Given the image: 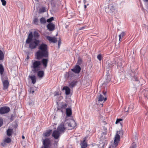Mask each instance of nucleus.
Wrapping results in <instances>:
<instances>
[{
    "mask_svg": "<svg viewBox=\"0 0 148 148\" xmlns=\"http://www.w3.org/2000/svg\"><path fill=\"white\" fill-rule=\"evenodd\" d=\"M38 51L35 53V58L40 60L43 58H47L49 56V52L47 45L45 43H42L38 47Z\"/></svg>",
    "mask_w": 148,
    "mask_h": 148,
    "instance_id": "obj_1",
    "label": "nucleus"
},
{
    "mask_svg": "<svg viewBox=\"0 0 148 148\" xmlns=\"http://www.w3.org/2000/svg\"><path fill=\"white\" fill-rule=\"evenodd\" d=\"M128 75L132 77L131 81L133 83L135 84V86H137L136 84H138L139 82L138 77H137V75L138 73L137 71H135L134 69L131 70L129 71L128 73Z\"/></svg>",
    "mask_w": 148,
    "mask_h": 148,
    "instance_id": "obj_2",
    "label": "nucleus"
},
{
    "mask_svg": "<svg viewBox=\"0 0 148 148\" xmlns=\"http://www.w3.org/2000/svg\"><path fill=\"white\" fill-rule=\"evenodd\" d=\"M31 67L34 73L37 72L40 69L41 65V61L39 60H32V61Z\"/></svg>",
    "mask_w": 148,
    "mask_h": 148,
    "instance_id": "obj_3",
    "label": "nucleus"
},
{
    "mask_svg": "<svg viewBox=\"0 0 148 148\" xmlns=\"http://www.w3.org/2000/svg\"><path fill=\"white\" fill-rule=\"evenodd\" d=\"M105 11L112 16H114L116 12L115 7L112 4L109 5L108 8H105Z\"/></svg>",
    "mask_w": 148,
    "mask_h": 148,
    "instance_id": "obj_4",
    "label": "nucleus"
},
{
    "mask_svg": "<svg viewBox=\"0 0 148 148\" xmlns=\"http://www.w3.org/2000/svg\"><path fill=\"white\" fill-rule=\"evenodd\" d=\"M40 42V41L39 39L33 38V40L29 43V47L32 49H35L38 45Z\"/></svg>",
    "mask_w": 148,
    "mask_h": 148,
    "instance_id": "obj_5",
    "label": "nucleus"
},
{
    "mask_svg": "<svg viewBox=\"0 0 148 148\" xmlns=\"http://www.w3.org/2000/svg\"><path fill=\"white\" fill-rule=\"evenodd\" d=\"M1 79L3 85V90L7 89L9 86V82L8 77L7 76H2Z\"/></svg>",
    "mask_w": 148,
    "mask_h": 148,
    "instance_id": "obj_6",
    "label": "nucleus"
},
{
    "mask_svg": "<svg viewBox=\"0 0 148 148\" xmlns=\"http://www.w3.org/2000/svg\"><path fill=\"white\" fill-rule=\"evenodd\" d=\"M121 132L120 131L117 132L114 137V142L111 145V146L113 147H115L118 145V143L120 140V136L119 134Z\"/></svg>",
    "mask_w": 148,
    "mask_h": 148,
    "instance_id": "obj_7",
    "label": "nucleus"
},
{
    "mask_svg": "<svg viewBox=\"0 0 148 148\" xmlns=\"http://www.w3.org/2000/svg\"><path fill=\"white\" fill-rule=\"evenodd\" d=\"M9 107L8 106H3L0 108V114H3L8 113L10 111Z\"/></svg>",
    "mask_w": 148,
    "mask_h": 148,
    "instance_id": "obj_8",
    "label": "nucleus"
},
{
    "mask_svg": "<svg viewBox=\"0 0 148 148\" xmlns=\"http://www.w3.org/2000/svg\"><path fill=\"white\" fill-rule=\"evenodd\" d=\"M65 130V128L64 127V124L62 122L58 126L57 130L61 134H62L64 133Z\"/></svg>",
    "mask_w": 148,
    "mask_h": 148,
    "instance_id": "obj_9",
    "label": "nucleus"
},
{
    "mask_svg": "<svg viewBox=\"0 0 148 148\" xmlns=\"http://www.w3.org/2000/svg\"><path fill=\"white\" fill-rule=\"evenodd\" d=\"M103 95L105 96H103L102 95L100 94L98 97V101H101L103 100L104 101H106L107 100V98L106 97V92H103Z\"/></svg>",
    "mask_w": 148,
    "mask_h": 148,
    "instance_id": "obj_10",
    "label": "nucleus"
},
{
    "mask_svg": "<svg viewBox=\"0 0 148 148\" xmlns=\"http://www.w3.org/2000/svg\"><path fill=\"white\" fill-rule=\"evenodd\" d=\"M41 61V64H42L45 68H46L47 66V64L49 62L48 57L47 58H42Z\"/></svg>",
    "mask_w": 148,
    "mask_h": 148,
    "instance_id": "obj_11",
    "label": "nucleus"
},
{
    "mask_svg": "<svg viewBox=\"0 0 148 148\" xmlns=\"http://www.w3.org/2000/svg\"><path fill=\"white\" fill-rule=\"evenodd\" d=\"M44 147L49 148L51 145V142L50 139L47 138L44 140L43 141Z\"/></svg>",
    "mask_w": 148,
    "mask_h": 148,
    "instance_id": "obj_12",
    "label": "nucleus"
},
{
    "mask_svg": "<svg viewBox=\"0 0 148 148\" xmlns=\"http://www.w3.org/2000/svg\"><path fill=\"white\" fill-rule=\"evenodd\" d=\"M61 134L58 130H56L53 131L52 136L55 139H57L60 137Z\"/></svg>",
    "mask_w": 148,
    "mask_h": 148,
    "instance_id": "obj_13",
    "label": "nucleus"
},
{
    "mask_svg": "<svg viewBox=\"0 0 148 148\" xmlns=\"http://www.w3.org/2000/svg\"><path fill=\"white\" fill-rule=\"evenodd\" d=\"M87 138V137H85L83 139V141L80 143V145L81 146V148H86L87 147V144L86 141Z\"/></svg>",
    "mask_w": 148,
    "mask_h": 148,
    "instance_id": "obj_14",
    "label": "nucleus"
},
{
    "mask_svg": "<svg viewBox=\"0 0 148 148\" xmlns=\"http://www.w3.org/2000/svg\"><path fill=\"white\" fill-rule=\"evenodd\" d=\"M33 34L32 32H30L29 34L28 37L27 38L26 41V43L27 44H29L33 40Z\"/></svg>",
    "mask_w": 148,
    "mask_h": 148,
    "instance_id": "obj_15",
    "label": "nucleus"
},
{
    "mask_svg": "<svg viewBox=\"0 0 148 148\" xmlns=\"http://www.w3.org/2000/svg\"><path fill=\"white\" fill-rule=\"evenodd\" d=\"M81 70V68L79 65H76L75 67L71 69V71L76 73H79Z\"/></svg>",
    "mask_w": 148,
    "mask_h": 148,
    "instance_id": "obj_16",
    "label": "nucleus"
},
{
    "mask_svg": "<svg viewBox=\"0 0 148 148\" xmlns=\"http://www.w3.org/2000/svg\"><path fill=\"white\" fill-rule=\"evenodd\" d=\"M47 27L49 31H52L55 29V25L52 23H50L47 25Z\"/></svg>",
    "mask_w": 148,
    "mask_h": 148,
    "instance_id": "obj_17",
    "label": "nucleus"
},
{
    "mask_svg": "<svg viewBox=\"0 0 148 148\" xmlns=\"http://www.w3.org/2000/svg\"><path fill=\"white\" fill-rule=\"evenodd\" d=\"M69 127H70V129H72L76 126L75 122L74 120H72L70 123H68Z\"/></svg>",
    "mask_w": 148,
    "mask_h": 148,
    "instance_id": "obj_18",
    "label": "nucleus"
},
{
    "mask_svg": "<svg viewBox=\"0 0 148 148\" xmlns=\"http://www.w3.org/2000/svg\"><path fill=\"white\" fill-rule=\"evenodd\" d=\"M46 38L51 42L55 43L57 41V38L54 37L47 36Z\"/></svg>",
    "mask_w": 148,
    "mask_h": 148,
    "instance_id": "obj_19",
    "label": "nucleus"
},
{
    "mask_svg": "<svg viewBox=\"0 0 148 148\" xmlns=\"http://www.w3.org/2000/svg\"><path fill=\"white\" fill-rule=\"evenodd\" d=\"M63 90H65V94L66 95H68L70 94L71 90L70 88L68 87L67 86H64L63 87Z\"/></svg>",
    "mask_w": 148,
    "mask_h": 148,
    "instance_id": "obj_20",
    "label": "nucleus"
},
{
    "mask_svg": "<svg viewBox=\"0 0 148 148\" xmlns=\"http://www.w3.org/2000/svg\"><path fill=\"white\" fill-rule=\"evenodd\" d=\"M44 75V72L43 71H40L37 72V75L40 78H42Z\"/></svg>",
    "mask_w": 148,
    "mask_h": 148,
    "instance_id": "obj_21",
    "label": "nucleus"
},
{
    "mask_svg": "<svg viewBox=\"0 0 148 148\" xmlns=\"http://www.w3.org/2000/svg\"><path fill=\"white\" fill-rule=\"evenodd\" d=\"M29 76L31 79L32 83L34 84H35L36 82V76L34 75H29Z\"/></svg>",
    "mask_w": 148,
    "mask_h": 148,
    "instance_id": "obj_22",
    "label": "nucleus"
},
{
    "mask_svg": "<svg viewBox=\"0 0 148 148\" xmlns=\"http://www.w3.org/2000/svg\"><path fill=\"white\" fill-rule=\"evenodd\" d=\"M66 113L67 116H70L72 114V110L71 108H67L66 109Z\"/></svg>",
    "mask_w": 148,
    "mask_h": 148,
    "instance_id": "obj_23",
    "label": "nucleus"
},
{
    "mask_svg": "<svg viewBox=\"0 0 148 148\" xmlns=\"http://www.w3.org/2000/svg\"><path fill=\"white\" fill-rule=\"evenodd\" d=\"M125 33L124 32H122L119 35V42H121L122 41L125 35Z\"/></svg>",
    "mask_w": 148,
    "mask_h": 148,
    "instance_id": "obj_24",
    "label": "nucleus"
},
{
    "mask_svg": "<svg viewBox=\"0 0 148 148\" xmlns=\"http://www.w3.org/2000/svg\"><path fill=\"white\" fill-rule=\"evenodd\" d=\"M4 71V69L3 65L0 64V74L1 77H2V76H6V75H3Z\"/></svg>",
    "mask_w": 148,
    "mask_h": 148,
    "instance_id": "obj_25",
    "label": "nucleus"
},
{
    "mask_svg": "<svg viewBox=\"0 0 148 148\" xmlns=\"http://www.w3.org/2000/svg\"><path fill=\"white\" fill-rule=\"evenodd\" d=\"M52 132L51 130H49L43 133L44 136L45 137L49 136Z\"/></svg>",
    "mask_w": 148,
    "mask_h": 148,
    "instance_id": "obj_26",
    "label": "nucleus"
},
{
    "mask_svg": "<svg viewBox=\"0 0 148 148\" xmlns=\"http://www.w3.org/2000/svg\"><path fill=\"white\" fill-rule=\"evenodd\" d=\"M77 82L76 81H73L69 83V86L71 88H73L76 84Z\"/></svg>",
    "mask_w": 148,
    "mask_h": 148,
    "instance_id": "obj_27",
    "label": "nucleus"
},
{
    "mask_svg": "<svg viewBox=\"0 0 148 148\" xmlns=\"http://www.w3.org/2000/svg\"><path fill=\"white\" fill-rule=\"evenodd\" d=\"M13 132V130L12 129H8L7 130V135L9 136H10Z\"/></svg>",
    "mask_w": 148,
    "mask_h": 148,
    "instance_id": "obj_28",
    "label": "nucleus"
},
{
    "mask_svg": "<svg viewBox=\"0 0 148 148\" xmlns=\"http://www.w3.org/2000/svg\"><path fill=\"white\" fill-rule=\"evenodd\" d=\"M134 108V104L133 103H131L129 107L128 108V110L126 112H128L129 111H132V110Z\"/></svg>",
    "mask_w": 148,
    "mask_h": 148,
    "instance_id": "obj_29",
    "label": "nucleus"
},
{
    "mask_svg": "<svg viewBox=\"0 0 148 148\" xmlns=\"http://www.w3.org/2000/svg\"><path fill=\"white\" fill-rule=\"evenodd\" d=\"M40 22L41 24H44L46 23V21L45 18L42 17L40 19Z\"/></svg>",
    "mask_w": 148,
    "mask_h": 148,
    "instance_id": "obj_30",
    "label": "nucleus"
},
{
    "mask_svg": "<svg viewBox=\"0 0 148 148\" xmlns=\"http://www.w3.org/2000/svg\"><path fill=\"white\" fill-rule=\"evenodd\" d=\"M39 36V35L38 32L36 31H35L34 33V38L37 39L38 38V37Z\"/></svg>",
    "mask_w": 148,
    "mask_h": 148,
    "instance_id": "obj_31",
    "label": "nucleus"
},
{
    "mask_svg": "<svg viewBox=\"0 0 148 148\" xmlns=\"http://www.w3.org/2000/svg\"><path fill=\"white\" fill-rule=\"evenodd\" d=\"M4 54L3 52L0 50V60H3L4 58Z\"/></svg>",
    "mask_w": 148,
    "mask_h": 148,
    "instance_id": "obj_32",
    "label": "nucleus"
},
{
    "mask_svg": "<svg viewBox=\"0 0 148 148\" xmlns=\"http://www.w3.org/2000/svg\"><path fill=\"white\" fill-rule=\"evenodd\" d=\"M116 63V62L115 60L109 63L108 64V65L110 67H111L113 66L114 64Z\"/></svg>",
    "mask_w": 148,
    "mask_h": 148,
    "instance_id": "obj_33",
    "label": "nucleus"
},
{
    "mask_svg": "<svg viewBox=\"0 0 148 148\" xmlns=\"http://www.w3.org/2000/svg\"><path fill=\"white\" fill-rule=\"evenodd\" d=\"M11 139L10 138H6L5 140H4V142L9 143L11 142Z\"/></svg>",
    "mask_w": 148,
    "mask_h": 148,
    "instance_id": "obj_34",
    "label": "nucleus"
},
{
    "mask_svg": "<svg viewBox=\"0 0 148 148\" xmlns=\"http://www.w3.org/2000/svg\"><path fill=\"white\" fill-rule=\"evenodd\" d=\"M118 67H121L122 65V63L121 60H119L117 64Z\"/></svg>",
    "mask_w": 148,
    "mask_h": 148,
    "instance_id": "obj_35",
    "label": "nucleus"
},
{
    "mask_svg": "<svg viewBox=\"0 0 148 148\" xmlns=\"http://www.w3.org/2000/svg\"><path fill=\"white\" fill-rule=\"evenodd\" d=\"M67 106V104L66 103L62 105L61 108L62 109H65Z\"/></svg>",
    "mask_w": 148,
    "mask_h": 148,
    "instance_id": "obj_36",
    "label": "nucleus"
},
{
    "mask_svg": "<svg viewBox=\"0 0 148 148\" xmlns=\"http://www.w3.org/2000/svg\"><path fill=\"white\" fill-rule=\"evenodd\" d=\"M86 27H87V26L86 25H85L84 26H83L82 27H80V28H79L78 29V30H84L85 29H87Z\"/></svg>",
    "mask_w": 148,
    "mask_h": 148,
    "instance_id": "obj_37",
    "label": "nucleus"
},
{
    "mask_svg": "<svg viewBox=\"0 0 148 148\" xmlns=\"http://www.w3.org/2000/svg\"><path fill=\"white\" fill-rule=\"evenodd\" d=\"M107 71H108L107 74L106 76H107V78L109 77L108 80L110 81V73H109V71H108V69L107 70Z\"/></svg>",
    "mask_w": 148,
    "mask_h": 148,
    "instance_id": "obj_38",
    "label": "nucleus"
},
{
    "mask_svg": "<svg viewBox=\"0 0 148 148\" xmlns=\"http://www.w3.org/2000/svg\"><path fill=\"white\" fill-rule=\"evenodd\" d=\"M54 19V18L53 17H51L50 18L47 19V22H51L52 21H53Z\"/></svg>",
    "mask_w": 148,
    "mask_h": 148,
    "instance_id": "obj_39",
    "label": "nucleus"
},
{
    "mask_svg": "<svg viewBox=\"0 0 148 148\" xmlns=\"http://www.w3.org/2000/svg\"><path fill=\"white\" fill-rule=\"evenodd\" d=\"M82 63V60L80 58H79L78 60L77 64L78 65H80Z\"/></svg>",
    "mask_w": 148,
    "mask_h": 148,
    "instance_id": "obj_40",
    "label": "nucleus"
},
{
    "mask_svg": "<svg viewBox=\"0 0 148 148\" xmlns=\"http://www.w3.org/2000/svg\"><path fill=\"white\" fill-rule=\"evenodd\" d=\"M122 119H117L116 121L115 122V123L116 124H117L121 121H122Z\"/></svg>",
    "mask_w": 148,
    "mask_h": 148,
    "instance_id": "obj_41",
    "label": "nucleus"
},
{
    "mask_svg": "<svg viewBox=\"0 0 148 148\" xmlns=\"http://www.w3.org/2000/svg\"><path fill=\"white\" fill-rule=\"evenodd\" d=\"M97 58L99 61H101V60L102 56L101 54L98 55L97 57Z\"/></svg>",
    "mask_w": 148,
    "mask_h": 148,
    "instance_id": "obj_42",
    "label": "nucleus"
},
{
    "mask_svg": "<svg viewBox=\"0 0 148 148\" xmlns=\"http://www.w3.org/2000/svg\"><path fill=\"white\" fill-rule=\"evenodd\" d=\"M1 2L2 3V4L3 6L6 5V2L5 0H1Z\"/></svg>",
    "mask_w": 148,
    "mask_h": 148,
    "instance_id": "obj_43",
    "label": "nucleus"
},
{
    "mask_svg": "<svg viewBox=\"0 0 148 148\" xmlns=\"http://www.w3.org/2000/svg\"><path fill=\"white\" fill-rule=\"evenodd\" d=\"M136 145L135 143H133L130 148H136Z\"/></svg>",
    "mask_w": 148,
    "mask_h": 148,
    "instance_id": "obj_44",
    "label": "nucleus"
},
{
    "mask_svg": "<svg viewBox=\"0 0 148 148\" xmlns=\"http://www.w3.org/2000/svg\"><path fill=\"white\" fill-rule=\"evenodd\" d=\"M34 23L36 24H37L38 22V20L37 18H35L34 20Z\"/></svg>",
    "mask_w": 148,
    "mask_h": 148,
    "instance_id": "obj_45",
    "label": "nucleus"
},
{
    "mask_svg": "<svg viewBox=\"0 0 148 148\" xmlns=\"http://www.w3.org/2000/svg\"><path fill=\"white\" fill-rule=\"evenodd\" d=\"M3 123V119L1 118H0V127H1Z\"/></svg>",
    "mask_w": 148,
    "mask_h": 148,
    "instance_id": "obj_46",
    "label": "nucleus"
},
{
    "mask_svg": "<svg viewBox=\"0 0 148 148\" xmlns=\"http://www.w3.org/2000/svg\"><path fill=\"white\" fill-rule=\"evenodd\" d=\"M45 8H42L40 9V11L42 12H44L45 11Z\"/></svg>",
    "mask_w": 148,
    "mask_h": 148,
    "instance_id": "obj_47",
    "label": "nucleus"
},
{
    "mask_svg": "<svg viewBox=\"0 0 148 148\" xmlns=\"http://www.w3.org/2000/svg\"><path fill=\"white\" fill-rule=\"evenodd\" d=\"M29 92H30V93L33 94L34 92V90H32V89L31 88H30Z\"/></svg>",
    "mask_w": 148,
    "mask_h": 148,
    "instance_id": "obj_48",
    "label": "nucleus"
},
{
    "mask_svg": "<svg viewBox=\"0 0 148 148\" xmlns=\"http://www.w3.org/2000/svg\"><path fill=\"white\" fill-rule=\"evenodd\" d=\"M61 44V42L60 41V40H59L58 42V45L59 46V47L60 45Z\"/></svg>",
    "mask_w": 148,
    "mask_h": 148,
    "instance_id": "obj_49",
    "label": "nucleus"
},
{
    "mask_svg": "<svg viewBox=\"0 0 148 148\" xmlns=\"http://www.w3.org/2000/svg\"><path fill=\"white\" fill-rule=\"evenodd\" d=\"M58 92H55L54 94V96H55L57 95H58Z\"/></svg>",
    "mask_w": 148,
    "mask_h": 148,
    "instance_id": "obj_50",
    "label": "nucleus"
},
{
    "mask_svg": "<svg viewBox=\"0 0 148 148\" xmlns=\"http://www.w3.org/2000/svg\"><path fill=\"white\" fill-rule=\"evenodd\" d=\"M103 134L105 135H106L107 134V132L106 131H105L104 132H103Z\"/></svg>",
    "mask_w": 148,
    "mask_h": 148,
    "instance_id": "obj_51",
    "label": "nucleus"
},
{
    "mask_svg": "<svg viewBox=\"0 0 148 148\" xmlns=\"http://www.w3.org/2000/svg\"><path fill=\"white\" fill-rule=\"evenodd\" d=\"M29 56L28 55L26 59L27 60H28L29 59Z\"/></svg>",
    "mask_w": 148,
    "mask_h": 148,
    "instance_id": "obj_52",
    "label": "nucleus"
},
{
    "mask_svg": "<svg viewBox=\"0 0 148 148\" xmlns=\"http://www.w3.org/2000/svg\"><path fill=\"white\" fill-rule=\"evenodd\" d=\"M107 144V141L106 140L105 142H104V144L106 145V144Z\"/></svg>",
    "mask_w": 148,
    "mask_h": 148,
    "instance_id": "obj_53",
    "label": "nucleus"
},
{
    "mask_svg": "<svg viewBox=\"0 0 148 148\" xmlns=\"http://www.w3.org/2000/svg\"><path fill=\"white\" fill-rule=\"evenodd\" d=\"M22 138L23 139H24L25 138V137L24 136H22Z\"/></svg>",
    "mask_w": 148,
    "mask_h": 148,
    "instance_id": "obj_54",
    "label": "nucleus"
},
{
    "mask_svg": "<svg viewBox=\"0 0 148 148\" xmlns=\"http://www.w3.org/2000/svg\"><path fill=\"white\" fill-rule=\"evenodd\" d=\"M41 148H48L45 147H41Z\"/></svg>",
    "mask_w": 148,
    "mask_h": 148,
    "instance_id": "obj_55",
    "label": "nucleus"
},
{
    "mask_svg": "<svg viewBox=\"0 0 148 148\" xmlns=\"http://www.w3.org/2000/svg\"><path fill=\"white\" fill-rule=\"evenodd\" d=\"M144 1L146 2H147L148 1V0H143Z\"/></svg>",
    "mask_w": 148,
    "mask_h": 148,
    "instance_id": "obj_56",
    "label": "nucleus"
},
{
    "mask_svg": "<svg viewBox=\"0 0 148 148\" xmlns=\"http://www.w3.org/2000/svg\"><path fill=\"white\" fill-rule=\"evenodd\" d=\"M84 6V8H86V5H85Z\"/></svg>",
    "mask_w": 148,
    "mask_h": 148,
    "instance_id": "obj_57",
    "label": "nucleus"
},
{
    "mask_svg": "<svg viewBox=\"0 0 148 148\" xmlns=\"http://www.w3.org/2000/svg\"><path fill=\"white\" fill-rule=\"evenodd\" d=\"M111 146H110L109 147V148H111Z\"/></svg>",
    "mask_w": 148,
    "mask_h": 148,
    "instance_id": "obj_58",
    "label": "nucleus"
},
{
    "mask_svg": "<svg viewBox=\"0 0 148 148\" xmlns=\"http://www.w3.org/2000/svg\"><path fill=\"white\" fill-rule=\"evenodd\" d=\"M66 28H67V26H66Z\"/></svg>",
    "mask_w": 148,
    "mask_h": 148,
    "instance_id": "obj_59",
    "label": "nucleus"
},
{
    "mask_svg": "<svg viewBox=\"0 0 148 148\" xmlns=\"http://www.w3.org/2000/svg\"><path fill=\"white\" fill-rule=\"evenodd\" d=\"M105 129L106 130V128H105Z\"/></svg>",
    "mask_w": 148,
    "mask_h": 148,
    "instance_id": "obj_60",
    "label": "nucleus"
}]
</instances>
